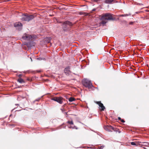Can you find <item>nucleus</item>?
Masks as SVG:
<instances>
[{
    "label": "nucleus",
    "mask_w": 149,
    "mask_h": 149,
    "mask_svg": "<svg viewBox=\"0 0 149 149\" xmlns=\"http://www.w3.org/2000/svg\"><path fill=\"white\" fill-rule=\"evenodd\" d=\"M113 19L112 15L110 13H106L102 15L100 18L101 21L100 22V25L104 26L107 22L108 20Z\"/></svg>",
    "instance_id": "nucleus-1"
},
{
    "label": "nucleus",
    "mask_w": 149,
    "mask_h": 149,
    "mask_svg": "<svg viewBox=\"0 0 149 149\" xmlns=\"http://www.w3.org/2000/svg\"><path fill=\"white\" fill-rule=\"evenodd\" d=\"M34 17L33 15H29L28 14L24 15H22L21 20L22 21H29L33 19Z\"/></svg>",
    "instance_id": "nucleus-2"
},
{
    "label": "nucleus",
    "mask_w": 149,
    "mask_h": 149,
    "mask_svg": "<svg viewBox=\"0 0 149 149\" xmlns=\"http://www.w3.org/2000/svg\"><path fill=\"white\" fill-rule=\"evenodd\" d=\"M82 83L84 86L89 88L92 86L91 83L88 80L86 79H84L82 81Z\"/></svg>",
    "instance_id": "nucleus-3"
},
{
    "label": "nucleus",
    "mask_w": 149,
    "mask_h": 149,
    "mask_svg": "<svg viewBox=\"0 0 149 149\" xmlns=\"http://www.w3.org/2000/svg\"><path fill=\"white\" fill-rule=\"evenodd\" d=\"M63 98L61 97H54L52 98L51 100L61 104L63 102Z\"/></svg>",
    "instance_id": "nucleus-4"
},
{
    "label": "nucleus",
    "mask_w": 149,
    "mask_h": 149,
    "mask_svg": "<svg viewBox=\"0 0 149 149\" xmlns=\"http://www.w3.org/2000/svg\"><path fill=\"white\" fill-rule=\"evenodd\" d=\"M14 26L16 27L18 30H20L22 29V25L20 22H17L14 23Z\"/></svg>",
    "instance_id": "nucleus-5"
},
{
    "label": "nucleus",
    "mask_w": 149,
    "mask_h": 149,
    "mask_svg": "<svg viewBox=\"0 0 149 149\" xmlns=\"http://www.w3.org/2000/svg\"><path fill=\"white\" fill-rule=\"evenodd\" d=\"M32 37L31 35L27 34H24L22 37V38L23 39L27 40H30Z\"/></svg>",
    "instance_id": "nucleus-6"
},
{
    "label": "nucleus",
    "mask_w": 149,
    "mask_h": 149,
    "mask_svg": "<svg viewBox=\"0 0 149 149\" xmlns=\"http://www.w3.org/2000/svg\"><path fill=\"white\" fill-rule=\"evenodd\" d=\"M95 102L98 104L100 107V109L101 111H104L105 109V107L103 104L100 101Z\"/></svg>",
    "instance_id": "nucleus-7"
},
{
    "label": "nucleus",
    "mask_w": 149,
    "mask_h": 149,
    "mask_svg": "<svg viewBox=\"0 0 149 149\" xmlns=\"http://www.w3.org/2000/svg\"><path fill=\"white\" fill-rule=\"evenodd\" d=\"M67 123L70 125H72V126H70L69 127V128H70L75 129L76 130L78 129V128L74 126L73 124V123L72 121H68Z\"/></svg>",
    "instance_id": "nucleus-8"
},
{
    "label": "nucleus",
    "mask_w": 149,
    "mask_h": 149,
    "mask_svg": "<svg viewBox=\"0 0 149 149\" xmlns=\"http://www.w3.org/2000/svg\"><path fill=\"white\" fill-rule=\"evenodd\" d=\"M106 127H108L110 129H111L115 131L118 132V133H120V132L118 130V129H114L113 127L111 126H107V127H104V128L105 130H106Z\"/></svg>",
    "instance_id": "nucleus-9"
},
{
    "label": "nucleus",
    "mask_w": 149,
    "mask_h": 149,
    "mask_svg": "<svg viewBox=\"0 0 149 149\" xmlns=\"http://www.w3.org/2000/svg\"><path fill=\"white\" fill-rule=\"evenodd\" d=\"M64 72L67 75L69 74L70 72V68L69 67L65 68L64 70Z\"/></svg>",
    "instance_id": "nucleus-10"
},
{
    "label": "nucleus",
    "mask_w": 149,
    "mask_h": 149,
    "mask_svg": "<svg viewBox=\"0 0 149 149\" xmlns=\"http://www.w3.org/2000/svg\"><path fill=\"white\" fill-rule=\"evenodd\" d=\"M64 23L67 25H68L70 26L72 25V23L69 21H66L64 22Z\"/></svg>",
    "instance_id": "nucleus-11"
},
{
    "label": "nucleus",
    "mask_w": 149,
    "mask_h": 149,
    "mask_svg": "<svg viewBox=\"0 0 149 149\" xmlns=\"http://www.w3.org/2000/svg\"><path fill=\"white\" fill-rule=\"evenodd\" d=\"M113 1V0H105L104 2L107 3H110Z\"/></svg>",
    "instance_id": "nucleus-12"
},
{
    "label": "nucleus",
    "mask_w": 149,
    "mask_h": 149,
    "mask_svg": "<svg viewBox=\"0 0 149 149\" xmlns=\"http://www.w3.org/2000/svg\"><path fill=\"white\" fill-rule=\"evenodd\" d=\"M18 81L21 83H24V80L21 78H19L18 79Z\"/></svg>",
    "instance_id": "nucleus-13"
},
{
    "label": "nucleus",
    "mask_w": 149,
    "mask_h": 149,
    "mask_svg": "<svg viewBox=\"0 0 149 149\" xmlns=\"http://www.w3.org/2000/svg\"><path fill=\"white\" fill-rule=\"evenodd\" d=\"M74 100H75V98L73 97H71L69 99V101L70 102L74 101Z\"/></svg>",
    "instance_id": "nucleus-14"
},
{
    "label": "nucleus",
    "mask_w": 149,
    "mask_h": 149,
    "mask_svg": "<svg viewBox=\"0 0 149 149\" xmlns=\"http://www.w3.org/2000/svg\"><path fill=\"white\" fill-rule=\"evenodd\" d=\"M136 146H137L140 144V143H141L139 141H136L135 142Z\"/></svg>",
    "instance_id": "nucleus-15"
},
{
    "label": "nucleus",
    "mask_w": 149,
    "mask_h": 149,
    "mask_svg": "<svg viewBox=\"0 0 149 149\" xmlns=\"http://www.w3.org/2000/svg\"><path fill=\"white\" fill-rule=\"evenodd\" d=\"M132 145L136 146V144H135V142H132L130 143Z\"/></svg>",
    "instance_id": "nucleus-16"
},
{
    "label": "nucleus",
    "mask_w": 149,
    "mask_h": 149,
    "mask_svg": "<svg viewBox=\"0 0 149 149\" xmlns=\"http://www.w3.org/2000/svg\"><path fill=\"white\" fill-rule=\"evenodd\" d=\"M121 122L122 123H124L125 122V121L123 119H121L120 120Z\"/></svg>",
    "instance_id": "nucleus-17"
},
{
    "label": "nucleus",
    "mask_w": 149,
    "mask_h": 149,
    "mask_svg": "<svg viewBox=\"0 0 149 149\" xmlns=\"http://www.w3.org/2000/svg\"><path fill=\"white\" fill-rule=\"evenodd\" d=\"M133 23V22H130L129 23V24L130 25L132 24Z\"/></svg>",
    "instance_id": "nucleus-18"
},
{
    "label": "nucleus",
    "mask_w": 149,
    "mask_h": 149,
    "mask_svg": "<svg viewBox=\"0 0 149 149\" xmlns=\"http://www.w3.org/2000/svg\"><path fill=\"white\" fill-rule=\"evenodd\" d=\"M118 118L119 120H120L121 119V118L120 117H118Z\"/></svg>",
    "instance_id": "nucleus-19"
},
{
    "label": "nucleus",
    "mask_w": 149,
    "mask_h": 149,
    "mask_svg": "<svg viewBox=\"0 0 149 149\" xmlns=\"http://www.w3.org/2000/svg\"><path fill=\"white\" fill-rule=\"evenodd\" d=\"M38 59H39V60H40V59H41V58H38Z\"/></svg>",
    "instance_id": "nucleus-20"
},
{
    "label": "nucleus",
    "mask_w": 149,
    "mask_h": 149,
    "mask_svg": "<svg viewBox=\"0 0 149 149\" xmlns=\"http://www.w3.org/2000/svg\"><path fill=\"white\" fill-rule=\"evenodd\" d=\"M40 71H38V72H40Z\"/></svg>",
    "instance_id": "nucleus-21"
}]
</instances>
